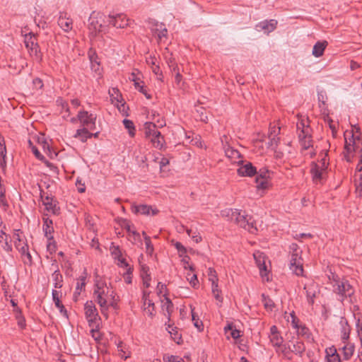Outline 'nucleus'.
<instances>
[{
	"label": "nucleus",
	"instance_id": "nucleus-28",
	"mask_svg": "<svg viewBox=\"0 0 362 362\" xmlns=\"http://www.w3.org/2000/svg\"><path fill=\"white\" fill-rule=\"evenodd\" d=\"M167 330L175 343L177 344H181L182 343V335L179 333L177 327L168 325Z\"/></svg>",
	"mask_w": 362,
	"mask_h": 362
},
{
	"label": "nucleus",
	"instance_id": "nucleus-50",
	"mask_svg": "<svg viewBox=\"0 0 362 362\" xmlns=\"http://www.w3.org/2000/svg\"><path fill=\"white\" fill-rule=\"evenodd\" d=\"M208 276H209V280L211 283H216V282L218 281V279L216 275V272L213 268H209L208 269Z\"/></svg>",
	"mask_w": 362,
	"mask_h": 362
},
{
	"label": "nucleus",
	"instance_id": "nucleus-18",
	"mask_svg": "<svg viewBox=\"0 0 362 362\" xmlns=\"http://www.w3.org/2000/svg\"><path fill=\"white\" fill-rule=\"evenodd\" d=\"M277 21L276 20L272 19L269 21H265L259 23L256 25V29L258 31L263 30L264 33H269L276 28Z\"/></svg>",
	"mask_w": 362,
	"mask_h": 362
},
{
	"label": "nucleus",
	"instance_id": "nucleus-63",
	"mask_svg": "<svg viewBox=\"0 0 362 362\" xmlns=\"http://www.w3.org/2000/svg\"><path fill=\"white\" fill-rule=\"evenodd\" d=\"M129 107L126 105L125 103H122L119 106H118L119 111L125 116H128L127 110Z\"/></svg>",
	"mask_w": 362,
	"mask_h": 362
},
{
	"label": "nucleus",
	"instance_id": "nucleus-3",
	"mask_svg": "<svg viewBox=\"0 0 362 362\" xmlns=\"http://www.w3.org/2000/svg\"><path fill=\"white\" fill-rule=\"evenodd\" d=\"M334 291L339 294L343 301L345 298L351 297L354 293V289L346 279H334Z\"/></svg>",
	"mask_w": 362,
	"mask_h": 362
},
{
	"label": "nucleus",
	"instance_id": "nucleus-24",
	"mask_svg": "<svg viewBox=\"0 0 362 362\" xmlns=\"http://www.w3.org/2000/svg\"><path fill=\"white\" fill-rule=\"evenodd\" d=\"M298 336L303 337L307 339L308 341L312 342L314 341L313 334L309 329L308 327L305 326V325H300L299 327L296 329Z\"/></svg>",
	"mask_w": 362,
	"mask_h": 362
},
{
	"label": "nucleus",
	"instance_id": "nucleus-34",
	"mask_svg": "<svg viewBox=\"0 0 362 362\" xmlns=\"http://www.w3.org/2000/svg\"><path fill=\"white\" fill-rule=\"evenodd\" d=\"M297 129H301L298 134L299 139L305 138L309 136V125H305V122L301 120L300 123L297 124Z\"/></svg>",
	"mask_w": 362,
	"mask_h": 362
},
{
	"label": "nucleus",
	"instance_id": "nucleus-6",
	"mask_svg": "<svg viewBox=\"0 0 362 362\" xmlns=\"http://www.w3.org/2000/svg\"><path fill=\"white\" fill-rule=\"evenodd\" d=\"M40 197L47 211L52 212L54 215L59 214L60 207L59 206L58 201L54 197L48 194L45 196V192L42 189L40 190Z\"/></svg>",
	"mask_w": 362,
	"mask_h": 362
},
{
	"label": "nucleus",
	"instance_id": "nucleus-41",
	"mask_svg": "<svg viewBox=\"0 0 362 362\" xmlns=\"http://www.w3.org/2000/svg\"><path fill=\"white\" fill-rule=\"evenodd\" d=\"M91 328L90 334L92 337L96 341H99L101 339V334L99 332L100 324H95V325L90 326Z\"/></svg>",
	"mask_w": 362,
	"mask_h": 362
},
{
	"label": "nucleus",
	"instance_id": "nucleus-1",
	"mask_svg": "<svg viewBox=\"0 0 362 362\" xmlns=\"http://www.w3.org/2000/svg\"><path fill=\"white\" fill-rule=\"evenodd\" d=\"M291 253L289 269L297 276L303 274V259L301 257L302 250L296 243H291L289 246Z\"/></svg>",
	"mask_w": 362,
	"mask_h": 362
},
{
	"label": "nucleus",
	"instance_id": "nucleus-20",
	"mask_svg": "<svg viewBox=\"0 0 362 362\" xmlns=\"http://www.w3.org/2000/svg\"><path fill=\"white\" fill-rule=\"evenodd\" d=\"M344 346L342 347L339 348V351H340L343 355V359L345 361H348L351 359L353 356L354 353L355 351V346L354 344L348 342L344 343Z\"/></svg>",
	"mask_w": 362,
	"mask_h": 362
},
{
	"label": "nucleus",
	"instance_id": "nucleus-25",
	"mask_svg": "<svg viewBox=\"0 0 362 362\" xmlns=\"http://www.w3.org/2000/svg\"><path fill=\"white\" fill-rule=\"evenodd\" d=\"M253 256H254V259L256 260L257 267L259 269L261 276H264L263 272H267V266L264 261V255H263V253L258 251V252H255L254 253Z\"/></svg>",
	"mask_w": 362,
	"mask_h": 362
},
{
	"label": "nucleus",
	"instance_id": "nucleus-56",
	"mask_svg": "<svg viewBox=\"0 0 362 362\" xmlns=\"http://www.w3.org/2000/svg\"><path fill=\"white\" fill-rule=\"evenodd\" d=\"M105 288L108 289V288L107 287V285L105 282L97 281L95 284L94 291H98L99 292H101L102 291H104Z\"/></svg>",
	"mask_w": 362,
	"mask_h": 362
},
{
	"label": "nucleus",
	"instance_id": "nucleus-55",
	"mask_svg": "<svg viewBox=\"0 0 362 362\" xmlns=\"http://www.w3.org/2000/svg\"><path fill=\"white\" fill-rule=\"evenodd\" d=\"M141 278L151 277L149 274V267L145 264L141 266Z\"/></svg>",
	"mask_w": 362,
	"mask_h": 362
},
{
	"label": "nucleus",
	"instance_id": "nucleus-53",
	"mask_svg": "<svg viewBox=\"0 0 362 362\" xmlns=\"http://www.w3.org/2000/svg\"><path fill=\"white\" fill-rule=\"evenodd\" d=\"M174 246L177 250V251L179 252V255L180 257L183 256L184 255H185L187 253L186 248L182 245V244L181 243L176 242L174 244Z\"/></svg>",
	"mask_w": 362,
	"mask_h": 362
},
{
	"label": "nucleus",
	"instance_id": "nucleus-48",
	"mask_svg": "<svg viewBox=\"0 0 362 362\" xmlns=\"http://www.w3.org/2000/svg\"><path fill=\"white\" fill-rule=\"evenodd\" d=\"M144 240L146 244V252L147 254L151 255L153 252V246L151 243L150 237L145 236Z\"/></svg>",
	"mask_w": 362,
	"mask_h": 362
},
{
	"label": "nucleus",
	"instance_id": "nucleus-49",
	"mask_svg": "<svg viewBox=\"0 0 362 362\" xmlns=\"http://www.w3.org/2000/svg\"><path fill=\"white\" fill-rule=\"evenodd\" d=\"M334 355H339L334 346H332L325 349V358H329L331 356H335Z\"/></svg>",
	"mask_w": 362,
	"mask_h": 362
},
{
	"label": "nucleus",
	"instance_id": "nucleus-58",
	"mask_svg": "<svg viewBox=\"0 0 362 362\" xmlns=\"http://www.w3.org/2000/svg\"><path fill=\"white\" fill-rule=\"evenodd\" d=\"M32 151L38 160L43 161L45 159V156L39 151L35 146H33Z\"/></svg>",
	"mask_w": 362,
	"mask_h": 362
},
{
	"label": "nucleus",
	"instance_id": "nucleus-4",
	"mask_svg": "<svg viewBox=\"0 0 362 362\" xmlns=\"http://www.w3.org/2000/svg\"><path fill=\"white\" fill-rule=\"evenodd\" d=\"M223 216H226L228 218V220L231 221H234L241 228H248V224L250 223L249 221V217L247 215L241 214V212L237 209H228L222 212Z\"/></svg>",
	"mask_w": 362,
	"mask_h": 362
},
{
	"label": "nucleus",
	"instance_id": "nucleus-29",
	"mask_svg": "<svg viewBox=\"0 0 362 362\" xmlns=\"http://www.w3.org/2000/svg\"><path fill=\"white\" fill-rule=\"evenodd\" d=\"M327 45V41H318L317 42L315 45L313 46V54L315 57H321L323 53H324V51L326 48Z\"/></svg>",
	"mask_w": 362,
	"mask_h": 362
},
{
	"label": "nucleus",
	"instance_id": "nucleus-43",
	"mask_svg": "<svg viewBox=\"0 0 362 362\" xmlns=\"http://www.w3.org/2000/svg\"><path fill=\"white\" fill-rule=\"evenodd\" d=\"M163 359L164 362H185L182 357L169 354H165Z\"/></svg>",
	"mask_w": 362,
	"mask_h": 362
},
{
	"label": "nucleus",
	"instance_id": "nucleus-21",
	"mask_svg": "<svg viewBox=\"0 0 362 362\" xmlns=\"http://www.w3.org/2000/svg\"><path fill=\"white\" fill-rule=\"evenodd\" d=\"M132 211L134 214L140 213L144 215H149L151 212L152 213V215H156L158 212L157 209H153L151 206L145 204L133 206Z\"/></svg>",
	"mask_w": 362,
	"mask_h": 362
},
{
	"label": "nucleus",
	"instance_id": "nucleus-2",
	"mask_svg": "<svg viewBox=\"0 0 362 362\" xmlns=\"http://www.w3.org/2000/svg\"><path fill=\"white\" fill-rule=\"evenodd\" d=\"M24 42L26 48L28 49L30 57L39 62H41L42 59V54L37 43L36 35L33 33L26 34L25 35Z\"/></svg>",
	"mask_w": 362,
	"mask_h": 362
},
{
	"label": "nucleus",
	"instance_id": "nucleus-26",
	"mask_svg": "<svg viewBox=\"0 0 362 362\" xmlns=\"http://www.w3.org/2000/svg\"><path fill=\"white\" fill-rule=\"evenodd\" d=\"M144 126L146 137H152L154 134L156 136H160V132L156 129V125L154 123L146 122Z\"/></svg>",
	"mask_w": 362,
	"mask_h": 362
},
{
	"label": "nucleus",
	"instance_id": "nucleus-13",
	"mask_svg": "<svg viewBox=\"0 0 362 362\" xmlns=\"http://www.w3.org/2000/svg\"><path fill=\"white\" fill-rule=\"evenodd\" d=\"M310 174L313 182L317 184L325 179L327 171L324 170V168H320V165L313 162L311 164Z\"/></svg>",
	"mask_w": 362,
	"mask_h": 362
},
{
	"label": "nucleus",
	"instance_id": "nucleus-62",
	"mask_svg": "<svg viewBox=\"0 0 362 362\" xmlns=\"http://www.w3.org/2000/svg\"><path fill=\"white\" fill-rule=\"evenodd\" d=\"M317 99H318V101H319V103H320V107H321V105H325V101H326V99H327V96L325 94V93L323 91H321V92H318L317 93Z\"/></svg>",
	"mask_w": 362,
	"mask_h": 362
},
{
	"label": "nucleus",
	"instance_id": "nucleus-12",
	"mask_svg": "<svg viewBox=\"0 0 362 362\" xmlns=\"http://www.w3.org/2000/svg\"><path fill=\"white\" fill-rule=\"evenodd\" d=\"M238 163L240 162L243 163V160L237 161ZM238 175L242 177H252L257 174V168L252 163L246 162L245 164H242L237 170Z\"/></svg>",
	"mask_w": 362,
	"mask_h": 362
},
{
	"label": "nucleus",
	"instance_id": "nucleus-64",
	"mask_svg": "<svg viewBox=\"0 0 362 362\" xmlns=\"http://www.w3.org/2000/svg\"><path fill=\"white\" fill-rule=\"evenodd\" d=\"M335 356H331L325 358L326 362H341L340 355H334Z\"/></svg>",
	"mask_w": 362,
	"mask_h": 362
},
{
	"label": "nucleus",
	"instance_id": "nucleus-51",
	"mask_svg": "<svg viewBox=\"0 0 362 362\" xmlns=\"http://www.w3.org/2000/svg\"><path fill=\"white\" fill-rule=\"evenodd\" d=\"M47 249L50 252V254L55 252L57 250V243L54 238L51 240H48Z\"/></svg>",
	"mask_w": 362,
	"mask_h": 362
},
{
	"label": "nucleus",
	"instance_id": "nucleus-37",
	"mask_svg": "<svg viewBox=\"0 0 362 362\" xmlns=\"http://www.w3.org/2000/svg\"><path fill=\"white\" fill-rule=\"evenodd\" d=\"M82 134H86V136L84 137V138H82L81 139V141L82 142H86L87 141L88 139H90L91 138L92 136L95 137V138H97L98 137V135L100 134L99 132H97L94 134L93 133H90L88 132V129H86V128H83V129H79L77 130V135L78 136H80Z\"/></svg>",
	"mask_w": 362,
	"mask_h": 362
},
{
	"label": "nucleus",
	"instance_id": "nucleus-38",
	"mask_svg": "<svg viewBox=\"0 0 362 362\" xmlns=\"http://www.w3.org/2000/svg\"><path fill=\"white\" fill-rule=\"evenodd\" d=\"M262 301L264 304V308L268 310H272L275 306L273 300L265 294H262Z\"/></svg>",
	"mask_w": 362,
	"mask_h": 362
},
{
	"label": "nucleus",
	"instance_id": "nucleus-52",
	"mask_svg": "<svg viewBox=\"0 0 362 362\" xmlns=\"http://www.w3.org/2000/svg\"><path fill=\"white\" fill-rule=\"evenodd\" d=\"M132 272H133V268L129 267L127 269L126 273L124 274V280L127 284H132Z\"/></svg>",
	"mask_w": 362,
	"mask_h": 362
},
{
	"label": "nucleus",
	"instance_id": "nucleus-44",
	"mask_svg": "<svg viewBox=\"0 0 362 362\" xmlns=\"http://www.w3.org/2000/svg\"><path fill=\"white\" fill-rule=\"evenodd\" d=\"M151 141L153 143V145L156 148H161L163 146L164 139L163 136L160 133V136H156V134H154L151 138Z\"/></svg>",
	"mask_w": 362,
	"mask_h": 362
},
{
	"label": "nucleus",
	"instance_id": "nucleus-39",
	"mask_svg": "<svg viewBox=\"0 0 362 362\" xmlns=\"http://www.w3.org/2000/svg\"><path fill=\"white\" fill-rule=\"evenodd\" d=\"M226 155L230 158L233 159H237L241 158L240 153L233 148L228 146L227 148L225 149Z\"/></svg>",
	"mask_w": 362,
	"mask_h": 362
},
{
	"label": "nucleus",
	"instance_id": "nucleus-5",
	"mask_svg": "<svg viewBox=\"0 0 362 362\" xmlns=\"http://www.w3.org/2000/svg\"><path fill=\"white\" fill-rule=\"evenodd\" d=\"M85 316L88 325L100 324L101 318L98 315L95 303L92 300L87 301L84 305Z\"/></svg>",
	"mask_w": 362,
	"mask_h": 362
},
{
	"label": "nucleus",
	"instance_id": "nucleus-35",
	"mask_svg": "<svg viewBox=\"0 0 362 362\" xmlns=\"http://www.w3.org/2000/svg\"><path fill=\"white\" fill-rule=\"evenodd\" d=\"M148 24L149 26V28L151 29V32L154 34L157 33L160 29L162 28L165 25L163 23H159L158 21H156L155 19H148Z\"/></svg>",
	"mask_w": 362,
	"mask_h": 362
},
{
	"label": "nucleus",
	"instance_id": "nucleus-54",
	"mask_svg": "<svg viewBox=\"0 0 362 362\" xmlns=\"http://www.w3.org/2000/svg\"><path fill=\"white\" fill-rule=\"evenodd\" d=\"M358 176L359 179L355 180L356 192L361 194L362 192V174H360Z\"/></svg>",
	"mask_w": 362,
	"mask_h": 362
},
{
	"label": "nucleus",
	"instance_id": "nucleus-33",
	"mask_svg": "<svg viewBox=\"0 0 362 362\" xmlns=\"http://www.w3.org/2000/svg\"><path fill=\"white\" fill-rule=\"evenodd\" d=\"M228 331H230V336L234 339H237L240 337V332L235 328L232 322L227 323V325L224 327L225 333H228Z\"/></svg>",
	"mask_w": 362,
	"mask_h": 362
},
{
	"label": "nucleus",
	"instance_id": "nucleus-15",
	"mask_svg": "<svg viewBox=\"0 0 362 362\" xmlns=\"http://www.w3.org/2000/svg\"><path fill=\"white\" fill-rule=\"evenodd\" d=\"M103 293H104V291H102L101 292L94 291L93 293L96 297V302L100 307L101 313L107 318L108 303L107 298L103 297Z\"/></svg>",
	"mask_w": 362,
	"mask_h": 362
},
{
	"label": "nucleus",
	"instance_id": "nucleus-40",
	"mask_svg": "<svg viewBox=\"0 0 362 362\" xmlns=\"http://www.w3.org/2000/svg\"><path fill=\"white\" fill-rule=\"evenodd\" d=\"M124 127L128 129L129 134L131 137H134L135 135V127L134 122L132 120L124 119L123 120Z\"/></svg>",
	"mask_w": 362,
	"mask_h": 362
},
{
	"label": "nucleus",
	"instance_id": "nucleus-32",
	"mask_svg": "<svg viewBox=\"0 0 362 362\" xmlns=\"http://www.w3.org/2000/svg\"><path fill=\"white\" fill-rule=\"evenodd\" d=\"M52 281H54V287L61 288L63 286V277L59 269L55 270L52 274Z\"/></svg>",
	"mask_w": 362,
	"mask_h": 362
},
{
	"label": "nucleus",
	"instance_id": "nucleus-31",
	"mask_svg": "<svg viewBox=\"0 0 362 362\" xmlns=\"http://www.w3.org/2000/svg\"><path fill=\"white\" fill-rule=\"evenodd\" d=\"M162 310L167 313L165 315H166L168 320H170L171 313L173 311V303L171 300L166 296H165V301H162Z\"/></svg>",
	"mask_w": 362,
	"mask_h": 362
},
{
	"label": "nucleus",
	"instance_id": "nucleus-57",
	"mask_svg": "<svg viewBox=\"0 0 362 362\" xmlns=\"http://www.w3.org/2000/svg\"><path fill=\"white\" fill-rule=\"evenodd\" d=\"M15 246L18 250L22 256H24L28 252H29L28 245L27 243H24L23 245L19 247V245H17V242H15Z\"/></svg>",
	"mask_w": 362,
	"mask_h": 362
},
{
	"label": "nucleus",
	"instance_id": "nucleus-8",
	"mask_svg": "<svg viewBox=\"0 0 362 362\" xmlns=\"http://www.w3.org/2000/svg\"><path fill=\"white\" fill-rule=\"evenodd\" d=\"M270 171L264 168L257 170V177L255 178L256 187L257 189H267L270 185Z\"/></svg>",
	"mask_w": 362,
	"mask_h": 362
},
{
	"label": "nucleus",
	"instance_id": "nucleus-36",
	"mask_svg": "<svg viewBox=\"0 0 362 362\" xmlns=\"http://www.w3.org/2000/svg\"><path fill=\"white\" fill-rule=\"evenodd\" d=\"M95 16V12H93L90 16V29L93 30L95 32H100L102 25L98 23V21L96 20L97 17Z\"/></svg>",
	"mask_w": 362,
	"mask_h": 362
},
{
	"label": "nucleus",
	"instance_id": "nucleus-23",
	"mask_svg": "<svg viewBox=\"0 0 362 362\" xmlns=\"http://www.w3.org/2000/svg\"><path fill=\"white\" fill-rule=\"evenodd\" d=\"M341 325V341L343 343H346V341L349 339V334L351 332V328L348 322L346 319H341L340 321Z\"/></svg>",
	"mask_w": 362,
	"mask_h": 362
},
{
	"label": "nucleus",
	"instance_id": "nucleus-46",
	"mask_svg": "<svg viewBox=\"0 0 362 362\" xmlns=\"http://www.w3.org/2000/svg\"><path fill=\"white\" fill-rule=\"evenodd\" d=\"M299 140L300 141L301 146H303V148L304 149L306 150V149L309 148L310 146H312L313 141L311 139L310 134H309L308 136L302 138V139H299Z\"/></svg>",
	"mask_w": 362,
	"mask_h": 362
},
{
	"label": "nucleus",
	"instance_id": "nucleus-17",
	"mask_svg": "<svg viewBox=\"0 0 362 362\" xmlns=\"http://www.w3.org/2000/svg\"><path fill=\"white\" fill-rule=\"evenodd\" d=\"M43 226L42 230L44 232L45 236L47 238V240H51L53 239L52 233H54L53 228V221L52 219L48 217H43Z\"/></svg>",
	"mask_w": 362,
	"mask_h": 362
},
{
	"label": "nucleus",
	"instance_id": "nucleus-11",
	"mask_svg": "<svg viewBox=\"0 0 362 362\" xmlns=\"http://www.w3.org/2000/svg\"><path fill=\"white\" fill-rule=\"evenodd\" d=\"M129 20L124 14L119 13L116 16H109V24L117 28H124L129 25Z\"/></svg>",
	"mask_w": 362,
	"mask_h": 362
},
{
	"label": "nucleus",
	"instance_id": "nucleus-7",
	"mask_svg": "<svg viewBox=\"0 0 362 362\" xmlns=\"http://www.w3.org/2000/svg\"><path fill=\"white\" fill-rule=\"evenodd\" d=\"M303 289L305 291L308 303L313 305L315 303V298L320 292L319 284L312 280L304 285Z\"/></svg>",
	"mask_w": 362,
	"mask_h": 362
},
{
	"label": "nucleus",
	"instance_id": "nucleus-60",
	"mask_svg": "<svg viewBox=\"0 0 362 362\" xmlns=\"http://www.w3.org/2000/svg\"><path fill=\"white\" fill-rule=\"evenodd\" d=\"M291 325L292 327L294 328V329H297L298 327H299V320L298 318L296 317L295 313L293 311L291 313Z\"/></svg>",
	"mask_w": 362,
	"mask_h": 362
},
{
	"label": "nucleus",
	"instance_id": "nucleus-42",
	"mask_svg": "<svg viewBox=\"0 0 362 362\" xmlns=\"http://www.w3.org/2000/svg\"><path fill=\"white\" fill-rule=\"evenodd\" d=\"M192 320L194 322V327H197L199 331L203 330V322L202 321L199 320V319L198 318V315L194 312V308L192 309Z\"/></svg>",
	"mask_w": 362,
	"mask_h": 362
},
{
	"label": "nucleus",
	"instance_id": "nucleus-27",
	"mask_svg": "<svg viewBox=\"0 0 362 362\" xmlns=\"http://www.w3.org/2000/svg\"><path fill=\"white\" fill-rule=\"evenodd\" d=\"M120 226L125 228L129 233H132L134 240H140V234L135 230H132V224L129 221L121 218L119 221Z\"/></svg>",
	"mask_w": 362,
	"mask_h": 362
},
{
	"label": "nucleus",
	"instance_id": "nucleus-61",
	"mask_svg": "<svg viewBox=\"0 0 362 362\" xmlns=\"http://www.w3.org/2000/svg\"><path fill=\"white\" fill-rule=\"evenodd\" d=\"M5 193H6L5 189H0V205H2L4 206H7L8 203H7V201L6 199Z\"/></svg>",
	"mask_w": 362,
	"mask_h": 362
},
{
	"label": "nucleus",
	"instance_id": "nucleus-47",
	"mask_svg": "<svg viewBox=\"0 0 362 362\" xmlns=\"http://www.w3.org/2000/svg\"><path fill=\"white\" fill-rule=\"evenodd\" d=\"M147 303H148V306L146 307V305H145L144 310H146V313L151 317H153L155 315V313H154L155 305L151 300H148V302Z\"/></svg>",
	"mask_w": 362,
	"mask_h": 362
},
{
	"label": "nucleus",
	"instance_id": "nucleus-16",
	"mask_svg": "<svg viewBox=\"0 0 362 362\" xmlns=\"http://www.w3.org/2000/svg\"><path fill=\"white\" fill-rule=\"evenodd\" d=\"M269 339L271 344L274 347L279 348L282 345L284 339L275 325L272 326L270 328Z\"/></svg>",
	"mask_w": 362,
	"mask_h": 362
},
{
	"label": "nucleus",
	"instance_id": "nucleus-22",
	"mask_svg": "<svg viewBox=\"0 0 362 362\" xmlns=\"http://www.w3.org/2000/svg\"><path fill=\"white\" fill-rule=\"evenodd\" d=\"M59 294H61V292L57 290H52V300L55 304V306L59 310V312L63 315V316L68 318L67 310L59 299Z\"/></svg>",
	"mask_w": 362,
	"mask_h": 362
},
{
	"label": "nucleus",
	"instance_id": "nucleus-59",
	"mask_svg": "<svg viewBox=\"0 0 362 362\" xmlns=\"http://www.w3.org/2000/svg\"><path fill=\"white\" fill-rule=\"evenodd\" d=\"M187 279L189 281V284L192 285V287L195 288L196 286L199 284L197 276L196 274H192L190 276V274L187 275Z\"/></svg>",
	"mask_w": 362,
	"mask_h": 362
},
{
	"label": "nucleus",
	"instance_id": "nucleus-30",
	"mask_svg": "<svg viewBox=\"0 0 362 362\" xmlns=\"http://www.w3.org/2000/svg\"><path fill=\"white\" fill-rule=\"evenodd\" d=\"M58 25L65 32H69L72 29L73 21L71 18L60 16L58 19Z\"/></svg>",
	"mask_w": 362,
	"mask_h": 362
},
{
	"label": "nucleus",
	"instance_id": "nucleus-19",
	"mask_svg": "<svg viewBox=\"0 0 362 362\" xmlns=\"http://www.w3.org/2000/svg\"><path fill=\"white\" fill-rule=\"evenodd\" d=\"M280 127L276 128L274 127L271 128L270 133L269 135V141L268 142V146L272 149H275L280 141V138L278 136L280 133Z\"/></svg>",
	"mask_w": 362,
	"mask_h": 362
},
{
	"label": "nucleus",
	"instance_id": "nucleus-10",
	"mask_svg": "<svg viewBox=\"0 0 362 362\" xmlns=\"http://www.w3.org/2000/svg\"><path fill=\"white\" fill-rule=\"evenodd\" d=\"M78 118L83 126H86L87 127L86 129L92 130L95 128V115L88 113V111L83 110L78 113Z\"/></svg>",
	"mask_w": 362,
	"mask_h": 362
},
{
	"label": "nucleus",
	"instance_id": "nucleus-45",
	"mask_svg": "<svg viewBox=\"0 0 362 362\" xmlns=\"http://www.w3.org/2000/svg\"><path fill=\"white\" fill-rule=\"evenodd\" d=\"M186 232L195 243H198L202 241V236L200 235L199 233L193 231L192 229L188 228L186 230Z\"/></svg>",
	"mask_w": 362,
	"mask_h": 362
},
{
	"label": "nucleus",
	"instance_id": "nucleus-9",
	"mask_svg": "<svg viewBox=\"0 0 362 362\" xmlns=\"http://www.w3.org/2000/svg\"><path fill=\"white\" fill-rule=\"evenodd\" d=\"M346 132L344 133L345 136V144H344V150L346 151V154L344 157L347 161H350V158L348 156V154L351 153L352 151H357L358 147V144H356L357 141H361V139L359 136H355L353 132H349L350 138H346Z\"/></svg>",
	"mask_w": 362,
	"mask_h": 362
},
{
	"label": "nucleus",
	"instance_id": "nucleus-14",
	"mask_svg": "<svg viewBox=\"0 0 362 362\" xmlns=\"http://www.w3.org/2000/svg\"><path fill=\"white\" fill-rule=\"evenodd\" d=\"M288 344L291 346L292 353L296 355L302 356L303 354L305 351V346L304 343L299 339V338L292 337L291 339L288 340Z\"/></svg>",
	"mask_w": 362,
	"mask_h": 362
}]
</instances>
